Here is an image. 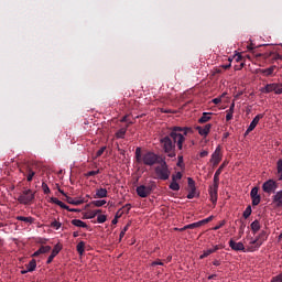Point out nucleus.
Returning a JSON list of instances; mask_svg holds the SVG:
<instances>
[{
    "label": "nucleus",
    "instance_id": "f257e3e1",
    "mask_svg": "<svg viewBox=\"0 0 282 282\" xmlns=\"http://www.w3.org/2000/svg\"><path fill=\"white\" fill-rule=\"evenodd\" d=\"M189 133H193L192 128H181V126L171 128L167 134L161 139L163 152L167 154L169 158H175L177 155L176 148L178 151H183V149L186 148L184 144Z\"/></svg>",
    "mask_w": 282,
    "mask_h": 282
},
{
    "label": "nucleus",
    "instance_id": "f03ea898",
    "mask_svg": "<svg viewBox=\"0 0 282 282\" xmlns=\"http://www.w3.org/2000/svg\"><path fill=\"white\" fill-rule=\"evenodd\" d=\"M135 160L138 164H145L148 166H153L159 163V156L155 152L148 151L142 155V149L137 148L135 150Z\"/></svg>",
    "mask_w": 282,
    "mask_h": 282
},
{
    "label": "nucleus",
    "instance_id": "7ed1b4c3",
    "mask_svg": "<svg viewBox=\"0 0 282 282\" xmlns=\"http://www.w3.org/2000/svg\"><path fill=\"white\" fill-rule=\"evenodd\" d=\"M158 185L155 182H150L148 185L137 186V195L141 198H148L150 194L156 189Z\"/></svg>",
    "mask_w": 282,
    "mask_h": 282
},
{
    "label": "nucleus",
    "instance_id": "20e7f679",
    "mask_svg": "<svg viewBox=\"0 0 282 282\" xmlns=\"http://www.w3.org/2000/svg\"><path fill=\"white\" fill-rule=\"evenodd\" d=\"M155 174L156 178L161 181H167L170 178L171 172L165 161H163L160 166L155 167Z\"/></svg>",
    "mask_w": 282,
    "mask_h": 282
},
{
    "label": "nucleus",
    "instance_id": "39448f33",
    "mask_svg": "<svg viewBox=\"0 0 282 282\" xmlns=\"http://www.w3.org/2000/svg\"><path fill=\"white\" fill-rule=\"evenodd\" d=\"M261 91H262V94L274 93L275 95H282V82L268 84L263 88H261Z\"/></svg>",
    "mask_w": 282,
    "mask_h": 282
},
{
    "label": "nucleus",
    "instance_id": "423d86ee",
    "mask_svg": "<svg viewBox=\"0 0 282 282\" xmlns=\"http://www.w3.org/2000/svg\"><path fill=\"white\" fill-rule=\"evenodd\" d=\"M35 198L34 193L32 189L23 191L18 200L20 202L21 205H30V203Z\"/></svg>",
    "mask_w": 282,
    "mask_h": 282
},
{
    "label": "nucleus",
    "instance_id": "0eeeda50",
    "mask_svg": "<svg viewBox=\"0 0 282 282\" xmlns=\"http://www.w3.org/2000/svg\"><path fill=\"white\" fill-rule=\"evenodd\" d=\"M278 188H279V184L273 178H269V181L262 184V191L264 193H268L269 195L272 193H275Z\"/></svg>",
    "mask_w": 282,
    "mask_h": 282
},
{
    "label": "nucleus",
    "instance_id": "6e6552de",
    "mask_svg": "<svg viewBox=\"0 0 282 282\" xmlns=\"http://www.w3.org/2000/svg\"><path fill=\"white\" fill-rule=\"evenodd\" d=\"M264 242V238L263 239H260V238H250V241H249V246L247 248V252H254L257 250H259V247H261Z\"/></svg>",
    "mask_w": 282,
    "mask_h": 282
},
{
    "label": "nucleus",
    "instance_id": "1a4fd4ad",
    "mask_svg": "<svg viewBox=\"0 0 282 282\" xmlns=\"http://www.w3.org/2000/svg\"><path fill=\"white\" fill-rule=\"evenodd\" d=\"M279 72V67L273 65L268 68H260L258 69V74L264 76V77H274L276 73Z\"/></svg>",
    "mask_w": 282,
    "mask_h": 282
},
{
    "label": "nucleus",
    "instance_id": "9d476101",
    "mask_svg": "<svg viewBox=\"0 0 282 282\" xmlns=\"http://www.w3.org/2000/svg\"><path fill=\"white\" fill-rule=\"evenodd\" d=\"M264 118V115L263 113H259L257 115L256 117H253V120L252 122L249 124L247 131H246V135L250 134L252 130H254L257 128V126L259 124V121L261 119Z\"/></svg>",
    "mask_w": 282,
    "mask_h": 282
},
{
    "label": "nucleus",
    "instance_id": "9b49d317",
    "mask_svg": "<svg viewBox=\"0 0 282 282\" xmlns=\"http://www.w3.org/2000/svg\"><path fill=\"white\" fill-rule=\"evenodd\" d=\"M250 197L252 199V206H259L261 202V196L259 195V187L254 186L250 192Z\"/></svg>",
    "mask_w": 282,
    "mask_h": 282
},
{
    "label": "nucleus",
    "instance_id": "f8f14e48",
    "mask_svg": "<svg viewBox=\"0 0 282 282\" xmlns=\"http://www.w3.org/2000/svg\"><path fill=\"white\" fill-rule=\"evenodd\" d=\"M229 246H230L231 250H234V251H241V252L248 251V249L246 250L242 241L236 242L234 239H230Z\"/></svg>",
    "mask_w": 282,
    "mask_h": 282
},
{
    "label": "nucleus",
    "instance_id": "ddd939ff",
    "mask_svg": "<svg viewBox=\"0 0 282 282\" xmlns=\"http://www.w3.org/2000/svg\"><path fill=\"white\" fill-rule=\"evenodd\" d=\"M221 161V149L220 147L216 148L214 151V154L212 155L210 162L214 164V166H217L218 163Z\"/></svg>",
    "mask_w": 282,
    "mask_h": 282
},
{
    "label": "nucleus",
    "instance_id": "4468645a",
    "mask_svg": "<svg viewBox=\"0 0 282 282\" xmlns=\"http://www.w3.org/2000/svg\"><path fill=\"white\" fill-rule=\"evenodd\" d=\"M218 189H219V184H216L214 182V185L209 187V194L213 203H217L218 200Z\"/></svg>",
    "mask_w": 282,
    "mask_h": 282
},
{
    "label": "nucleus",
    "instance_id": "2eb2a0df",
    "mask_svg": "<svg viewBox=\"0 0 282 282\" xmlns=\"http://www.w3.org/2000/svg\"><path fill=\"white\" fill-rule=\"evenodd\" d=\"M213 128L212 123H207L204 126V128L202 126H197V130H198V134L202 137H207L210 133V130Z\"/></svg>",
    "mask_w": 282,
    "mask_h": 282
},
{
    "label": "nucleus",
    "instance_id": "dca6fc26",
    "mask_svg": "<svg viewBox=\"0 0 282 282\" xmlns=\"http://www.w3.org/2000/svg\"><path fill=\"white\" fill-rule=\"evenodd\" d=\"M62 251V247L59 245H56L52 251H51V256L47 258L46 263L50 264L53 262V260L55 259V257Z\"/></svg>",
    "mask_w": 282,
    "mask_h": 282
},
{
    "label": "nucleus",
    "instance_id": "f3484780",
    "mask_svg": "<svg viewBox=\"0 0 282 282\" xmlns=\"http://www.w3.org/2000/svg\"><path fill=\"white\" fill-rule=\"evenodd\" d=\"M226 163H223L215 172L214 174V183L215 187H217V184L219 185V175L223 173L224 167L226 166Z\"/></svg>",
    "mask_w": 282,
    "mask_h": 282
},
{
    "label": "nucleus",
    "instance_id": "a211bd4d",
    "mask_svg": "<svg viewBox=\"0 0 282 282\" xmlns=\"http://www.w3.org/2000/svg\"><path fill=\"white\" fill-rule=\"evenodd\" d=\"M272 202L278 207H282V189L272 196Z\"/></svg>",
    "mask_w": 282,
    "mask_h": 282
},
{
    "label": "nucleus",
    "instance_id": "6ab92c4d",
    "mask_svg": "<svg viewBox=\"0 0 282 282\" xmlns=\"http://www.w3.org/2000/svg\"><path fill=\"white\" fill-rule=\"evenodd\" d=\"M32 166L28 163H24L20 166V172L26 177L30 172H32Z\"/></svg>",
    "mask_w": 282,
    "mask_h": 282
},
{
    "label": "nucleus",
    "instance_id": "aec40b11",
    "mask_svg": "<svg viewBox=\"0 0 282 282\" xmlns=\"http://www.w3.org/2000/svg\"><path fill=\"white\" fill-rule=\"evenodd\" d=\"M108 197V191L104 187H99L96 192L95 198H106Z\"/></svg>",
    "mask_w": 282,
    "mask_h": 282
},
{
    "label": "nucleus",
    "instance_id": "412c9836",
    "mask_svg": "<svg viewBox=\"0 0 282 282\" xmlns=\"http://www.w3.org/2000/svg\"><path fill=\"white\" fill-rule=\"evenodd\" d=\"M213 112H204L202 117L198 119V122L200 124H205V122H208L212 120Z\"/></svg>",
    "mask_w": 282,
    "mask_h": 282
},
{
    "label": "nucleus",
    "instance_id": "4be33fe9",
    "mask_svg": "<svg viewBox=\"0 0 282 282\" xmlns=\"http://www.w3.org/2000/svg\"><path fill=\"white\" fill-rule=\"evenodd\" d=\"M234 113H235V102H231L229 110H227L226 121L232 120Z\"/></svg>",
    "mask_w": 282,
    "mask_h": 282
},
{
    "label": "nucleus",
    "instance_id": "5701e85b",
    "mask_svg": "<svg viewBox=\"0 0 282 282\" xmlns=\"http://www.w3.org/2000/svg\"><path fill=\"white\" fill-rule=\"evenodd\" d=\"M250 227H251V230H252L253 234L259 232V230L261 228L260 221L258 219L253 220L251 223Z\"/></svg>",
    "mask_w": 282,
    "mask_h": 282
},
{
    "label": "nucleus",
    "instance_id": "b1692460",
    "mask_svg": "<svg viewBox=\"0 0 282 282\" xmlns=\"http://www.w3.org/2000/svg\"><path fill=\"white\" fill-rule=\"evenodd\" d=\"M72 225H74L75 227H79V228H87L88 227L87 223H85L80 219H73Z\"/></svg>",
    "mask_w": 282,
    "mask_h": 282
},
{
    "label": "nucleus",
    "instance_id": "393cba45",
    "mask_svg": "<svg viewBox=\"0 0 282 282\" xmlns=\"http://www.w3.org/2000/svg\"><path fill=\"white\" fill-rule=\"evenodd\" d=\"M85 247H86L85 241H79L78 245L76 246V250L80 256L85 253Z\"/></svg>",
    "mask_w": 282,
    "mask_h": 282
},
{
    "label": "nucleus",
    "instance_id": "a878e982",
    "mask_svg": "<svg viewBox=\"0 0 282 282\" xmlns=\"http://www.w3.org/2000/svg\"><path fill=\"white\" fill-rule=\"evenodd\" d=\"M17 219L20 220L21 223H25V224H30V225H32L34 223V218H32V217L18 216Z\"/></svg>",
    "mask_w": 282,
    "mask_h": 282
},
{
    "label": "nucleus",
    "instance_id": "bb28decb",
    "mask_svg": "<svg viewBox=\"0 0 282 282\" xmlns=\"http://www.w3.org/2000/svg\"><path fill=\"white\" fill-rule=\"evenodd\" d=\"M198 227H202V223L200 221H196V223H192V224L185 225L181 230L194 229V228H198Z\"/></svg>",
    "mask_w": 282,
    "mask_h": 282
},
{
    "label": "nucleus",
    "instance_id": "cd10ccee",
    "mask_svg": "<svg viewBox=\"0 0 282 282\" xmlns=\"http://www.w3.org/2000/svg\"><path fill=\"white\" fill-rule=\"evenodd\" d=\"M28 272H33L36 269V260L32 259L26 265Z\"/></svg>",
    "mask_w": 282,
    "mask_h": 282
},
{
    "label": "nucleus",
    "instance_id": "c85d7f7f",
    "mask_svg": "<svg viewBox=\"0 0 282 282\" xmlns=\"http://www.w3.org/2000/svg\"><path fill=\"white\" fill-rule=\"evenodd\" d=\"M169 188L171 191L177 192L181 191V185L177 183V181H172L171 184L169 185Z\"/></svg>",
    "mask_w": 282,
    "mask_h": 282
},
{
    "label": "nucleus",
    "instance_id": "c756f323",
    "mask_svg": "<svg viewBox=\"0 0 282 282\" xmlns=\"http://www.w3.org/2000/svg\"><path fill=\"white\" fill-rule=\"evenodd\" d=\"M278 181L282 182V159L278 160Z\"/></svg>",
    "mask_w": 282,
    "mask_h": 282
},
{
    "label": "nucleus",
    "instance_id": "7c9ffc66",
    "mask_svg": "<svg viewBox=\"0 0 282 282\" xmlns=\"http://www.w3.org/2000/svg\"><path fill=\"white\" fill-rule=\"evenodd\" d=\"M127 134V128H121L119 131L116 132L117 139H124Z\"/></svg>",
    "mask_w": 282,
    "mask_h": 282
},
{
    "label": "nucleus",
    "instance_id": "2f4dec72",
    "mask_svg": "<svg viewBox=\"0 0 282 282\" xmlns=\"http://www.w3.org/2000/svg\"><path fill=\"white\" fill-rule=\"evenodd\" d=\"M176 165H177L181 170H184V169H185L184 156L182 155V152H181V154H178V156H177V163H176Z\"/></svg>",
    "mask_w": 282,
    "mask_h": 282
},
{
    "label": "nucleus",
    "instance_id": "473e14b6",
    "mask_svg": "<svg viewBox=\"0 0 282 282\" xmlns=\"http://www.w3.org/2000/svg\"><path fill=\"white\" fill-rule=\"evenodd\" d=\"M187 183H188V187H189L191 191H193V192L197 191L196 182L194 181V178L188 177Z\"/></svg>",
    "mask_w": 282,
    "mask_h": 282
},
{
    "label": "nucleus",
    "instance_id": "72a5a7b5",
    "mask_svg": "<svg viewBox=\"0 0 282 282\" xmlns=\"http://www.w3.org/2000/svg\"><path fill=\"white\" fill-rule=\"evenodd\" d=\"M213 253H214L213 248L207 249V250H204V251H203V254L199 256V260H204V259H206V257H208V256H210V254H213Z\"/></svg>",
    "mask_w": 282,
    "mask_h": 282
},
{
    "label": "nucleus",
    "instance_id": "f704fd0d",
    "mask_svg": "<svg viewBox=\"0 0 282 282\" xmlns=\"http://www.w3.org/2000/svg\"><path fill=\"white\" fill-rule=\"evenodd\" d=\"M67 203H69V205L79 206L83 204V200H74L73 197H67Z\"/></svg>",
    "mask_w": 282,
    "mask_h": 282
},
{
    "label": "nucleus",
    "instance_id": "c9c22d12",
    "mask_svg": "<svg viewBox=\"0 0 282 282\" xmlns=\"http://www.w3.org/2000/svg\"><path fill=\"white\" fill-rule=\"evenodd\" d=\"M51 227L58 230L62 227V223L55 219L51 223Z\"/></svg>",
    "mask_w": 282,
    "mask_h": 282
},
{
    "label": "nucleus",
    "instance_id": "e433bc0d",
    "mask_svg": "<svg viewBox=\"0 0 282 282\" xmlns=\"http://www.w3.org/2000/svg\"><path fill=\"white\" fill-rule=\"evenodd\" d=\"M251 214H252L251 206L248 205V206H247V209L243 212V217H245L246 219H248Z\"/></svg>",
    "mask_w": 282,
    "mask_h": 282
},
{
    "label": "nucleus",
    "instance_id": "4c0bfd02",
    "mask_svg": "<svg viewBox=\"0 0 282 282\" xmlns=\"http://www.w3.org/2000/svg\"><path fill=\"white\" fill-rule=\"evenodd\" d=\"M106 200H94L91 202V205L96 206V207H102L106 205Z\"/></svg>",
    "mask_w": 282,
    "mask_h": 282
},
{
    "label": "nucleus",
    "instance_id": "58836bf2",
    "mask_svg": "<svg viewBox=\"0 0 282 282\" xmlns=\"http://www.w3.org/2000/svg\"><path fill=\"white\" fill-rule=\"evenodd\" d=\"M51 250H52V247H50V246H42V247L40 248L41 254L47 253V252H50Z\"/></svg>",
    "mask_w": 282,
    "mask_h": 282
},
{
    "label": "nucleus",
    "instance_id": "ea45409f",
    "mask_svg": "<svg viewBox=\"0 0 282 282\" xmlns=\"http://www.w3.org/2000/svg\"><path fill=\"white\" fill-rule=\"evenodd\" d=\"M57 206H59L61 208H63V209H66V210H68V212H76V209H69V206L68 205H66V204H64L63 202H58V205Z\"/></svg>",
    "mask_w": 282,
    "mask_h": 282
},
{
    "label": "nucleus",
    "instance_id": "a19ab883",
    "mask_svg": "<svg viewBox=\"0 0 282 282\" xmlns=\"http://www.w3.org/2000/svg\"><path fill=\"white\" fill-rule=\"evenodd\" d=\"M107 220V215H98L97 224H105Z\"/></svg>",
    "mask_w": 282,
    "mask_h": 282
},
{
    "label": "nucleus",
    "instance_id": "79ce46f5",
    "mask_svg": "<svg viewBox=\"0 0 282 282\" xmlns=\"http://www.w3.org/2000/svg\"><path fill=\"white\" fill-rule=\"evenodd\" d=\"M100 174V170L91 171L85 174V177H95V175Z\"/></svg>",
    "mask_w": 282,
    "mask_h": 282
},
{
    "label": "nucleus",
    "instance_id": "37998d69",
    "mask_svg": "<svg viewBox=\"0 0 282 282\" xmlns=\"http://www.w3.org/2000/svg\"><path fill=\"white\" fill-rule=\"evenodd\" d=\"M183 178V174L181 172H177L176 174L172 175V181H181Z\"/></svg>",
    "mask_w": 282,
    "mask_h": 282
},
{
    "label": "nucleus",
    "instance_id": "c03bdc74",
    "mask_svg": "<svg viewBox=\"0 0 282 282\" xmlns=\"http://www.w3.org/2000/svg\"><path fill=\"white\" fill-rule=\"evenodd\" d=\"M129 227H130V224H127L126 227L121 230L120 239H122L126 236L127 230L129 229Z\"/></svg>",
    "mask_w": 282,
    "mask_h": 282
},
{
    "label": "nucleus",
    "instance_id": "a18cd8bd",
    "mask_svg": "<svg viewBox=\"0 0 282 282\" xmlns=\"http://www.w3.org/2000/svg\"><path fill=\"white\" fill-rule=\"evenodd\" d=\"M213 218H214L213 215H210V217H208V218H206V219H203V220H199V221H200V225L204 226V225H206V224L212 223Z\"/></svg>",
    "mask_w": 282,
    "mask_h": 282
},
{
    "label": "nucleus",
    "instance_id": "49530a36",
    "mask_svg": "<svg viewBox=\"0 0 282 282\" xmlns=\"http://www.w3.org/2000/svg\"><path fill=\"white\" fill-rule=\"evenodd\" d=\"M35 174H36V173H35L34 170L32 169V171H31L30 173H28V175H26L28 182H32V180H33V177H34Z\"/></svg>",
    "mask_w": 282,
    "mask_h": 282
},
{
    "label": "nucleus",
    "instance_id": "de8ad7c7",
    "mask_svg": "<svg viewBox=\"0 0 282 282\" xmlns=\"http://www.w3.org/2000/svg\"><path fill=\"white\" fill-rule=\"evenodd\" d=\"M106 149H107L106 147L100 148L96 153V158H100L106 151Z\"/></svg>",
    "mask_w": 282,
    "mask_h": 282
},
{
    "label": "nucleus",
    "instance_id": "09e8293b",
    "mask_svg": "<svg viewBox=\"0 0 282 282\" xmlns=\"http://www.w3.org/2000/svg\"><path fill=\"white\" fill-rule=\"evenodd\" d=\"M258 239H264L263 242L267 241V231L262 230L259 234Z\"/></svg>",
    "mask_w": 282,
    "mask_h": 282
},
{
    "label": "nucleus",
    "instance_id": "8fccbe9b",
    "mask_svg": "<svg viewBox=\"0 0 282 282\" xmlns=\"http://www.w3.org/2000/svg\"><path fill=\"white\" fill-rule=\"evenodd\" d=\"M131 209V204H126L124 206H122L121 210L126 212V214H129Z\"/></svg>",
    "mask_w": 282,
    "mask_h": 282
},
{
    "label": "nucleus",
    "instance_id": "3c124183",
    "mask_svg": "<svg viewBox=\"0 0 282 282\" xmlns=\"http://www.w3.org/2000/svg\"><path fill=\"white\" fill-rule=\"evenodd\" d=\"M226 225V220H221L218 225H216L215 227H214V230H218V229H220L221 227H224Z\"/></svg>",
    "mask_w": 282,
    "mask_h": 282
},
{
    "label": "nucleus",
    "instance_id": "603ef678",
    "mask_svg": "<svg viewBox=\"0 0 282 282\" xmlns=\"http://www.w3.org/2000/svg\"><path fill=\"white\" fill-rule=\"evenodd\" d=\"M42 188H43V191H44V194L51 193L50 187L47 186L46 183H43V184H42Z\"/></svg>",
    "mask_w": 282,
    "mask_h": 282
},
{
    "label": "nucleus",
    "instance_id": "864d4df0",
    "mask_svg": "<svg viewBox=\"0 0 282 282\" xmlns=\"http://www.w3.org/2000/svg\"><path fill=\"white\" fill-rule=\"evenodd\" d=\"M273 282H282V273L273 278Z\"/></svg>",
    "mask_w": 282,
    "mask_h": 282
},
{
    "label": "nucleus",
    "instance_id": "5fc2aeb1",
    "mask_svg": "<svg viewBox=\"0 0 282 282\" xmlns=\"http://www.w3.org/2000/svg\"><path fill=\"white\" fill-rule=\"evenodd\" d=\"M231 63H232V59L229 58V63H228V64H223V68H224V69L230 68V67H231Z\"/></svg>",
    "mask_w": 282,
    "mask_h": 282
},
{
    "label": "nucleus",
    "instance_id": "6e6d98bb",
    "mask_svg": "<svg viewBox=\"0 0 282 282\" xmlns=\"http://www.w3.org/2000/svg\"><path fill=\"white\" fill-rule=\"evenodd\" d=\"M98 214H101L100 209L91 212L90 218H95Z\"/></svg>",
    "mask_w": 282,
    "mask_h": 282
},
{
    "label": "nucleus",
    "instance_id": "4d7b16f0",
    "mask_svg": "<svg viewBox=\"0 0 282 282\" xmlns=\"http://www.w3.org/2000/svg\"><path fill=\"white\" fill-rule=\"evenodd\" d=\"M272 59H275V61L282 59V55L279 54V53H275V54L272 55Z\"/></svg>",
    "mask_w": 282,
    "mask_h": 282
},
{
    "label": "nucleus",
    "instance_id": "13d9d810",
    "mask_svg": "<svg viewBox=\"0 0 282 282\" xmlns=\"http://www.w3.org/2000/svg\"><path fill=\"white\" fill-rule=\"evenodd\" d=\"M195 194H196V192L191 191V192L188 193V195H187V198H188V199L195 198Z\"/></svg>",
    "mask_w": 282,
    "mask_h": 282
},
{
    "label": "nucleus",
    "instance_id": "bf43d9fd",
    "mask_svg": "<svg viewBox=\"0 0 282 282\" xmlns=\"http://www.w3.org/2000/svg\"><path fill=\"white\" fill-rule=\"evenodd\" d=\"M208 154H209V152H208V151H206V150H204V151L199 152V156H200V158L208 156Z\"/></svg>",
    "mask_w": 282,
    "mask_h": 282
},
{
    "label": "nucleus",
    "instance_id": "052dcab7",
    "mask_svg": "<svg viewBox=\"0 0 282 282\" xmlns=\"http://www.w3.org/2000/svg\"><path fill=\"white\" fill-rule=\"evenodd\" d=\"M152 265H164V263L162 262V260H155L154 262H152Z\"/></svg>",
    "mask_w": 282,
    "mask_h": 282
},
{
    "label": "nucleus",
    "instance_id": "680f3d73",
    "mask_svg": "<svg viewBox=\"0 0 282 282\" xmlns=\"http://www.w3.org/2000/svg\"><path fill=\"white\" fill-rule=\"evenodd\" d=\"M51 202L58 206L61 200L57 197H51Z\"/></svg>",
    "mask_w": 282,
    "mask_h": 282
},
{
    "label": "nucleus",
    "instance_id": "e2e57ef3",
    "mask_svg": "<svg viewBox=\"0 0 282 282\" xmlns=\"http://www.w3.org/2000/svg\"><path fill=\"white\" fill-rule=\"evenodd\" d=\"M213 102H214L215 105H219V104L221 102V98H220V97L214 98V99H213Z\"/></svg>",
    "mask_w": 282,
    "mask_h": 282
},
{
    "label": "nucleus",
    "instance_id": "0e129e2a",
    "mask_svg": "<svg viewBox=\"0 0 282 282\" xmlns=\"http://www.w3.org/2000/svg\"><path fill=\"white\" fill-rule=\"evenodd\" d=\"M118 218H120V215H116V217L112 219L111 224L117 225L118 224Z\"/></svg>",
    "mask_w": 282,
    "mask_h": 282
},
{
    "label": "nucleus",
    "instance_id": "69168bd1",
    "mask_svg": "<svg viewBox=\"0 0 282 282\" xmlns=\"http://www.w3.org/2000/svg\"><path fill=\"white\" fill-rule=\"evenodd\" d=\"M213 264H214V265H219V264H220V260H218V259H214Z\"/></svg>",
    "mask_w": 282,
    "mask_h": 282
},
{
    "label": "nucleus",
    "instance_id": "338daca9",
    "mask_svg": "<svg viewBox=\"0 0 282 282\" xmlns=\"http://www.w3.org/2000/svg\"><path fill=\"white\" fill-rule=\"evenodd\" d=\"M218 250H219V246L218 245L215 246L214 248H212V251H214V253L217 252Z\"/></svg>",
    "mask_w": 282,
    "mask_h": 282
},
{
    "label": "nucleus",
    "instance_id": "774afa93",
    "mask_svg": "<svg viewBox=\"0 0 282 282\" xmlns=\"http://www.w3.org/2000/svg\"><path fill=\"white\" fill-rule=\"evenodd\" d=\"M247 48H248L249 51H252V50H254V46H253V44H249V45H247Z\"/></svg>",
    "mask_w": 282,
    "mask_h": 282
}]
</instances>
